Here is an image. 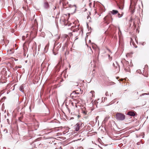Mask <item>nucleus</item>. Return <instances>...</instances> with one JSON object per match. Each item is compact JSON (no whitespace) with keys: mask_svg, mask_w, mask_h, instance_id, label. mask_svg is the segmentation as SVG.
Instances as JSON below:
<instances>
[{"mask_svg":"<svg viewBox=\"0 0 149 149\" xmlns=\"http://www.w3.org/2000/svg\"><path fill=\"white\" fill-rule=\"evenodd\" d=\"M79 30V27H77V30L76 31H77V30Z\"/></svg>","mask_w":149,"mask_h":149,"instance_id":"22","label":"nucleus"},{"mask_svg":"<svg viewBox=\"0 0 149 149\" xmlns=\"http://www.w3.org/2000/svg\"><path fill=\"white\" fill-rule=\"evenodd\" d=\"M34 21H36V19H35V20Z\"/></svg>","mask_w":149,"mask_h":149,"instance_id":"33","label":"nucleus"},{"mask_svg":"<svg viewBox=\"0 0 149 149\" xmlns=\"http://www.w3.org/2000/svg\"><path fill=\"white\" fill-rule=\"evenodd\" d=\"M70 97H71V98L72 99H74V97H76V96H75L74 95H71V94H70Z\"/></svg>","mask_w":149,"mask_h":149,"instance_id":"12","label":"nucleus"},{"mask_svg":"<svg viewBox=\"0 0 149 149\" xmlns=\"http://www.w3.org/2000/svg\"><path fill=\"white\" fill-rule=\"evenodd\" d=\"M73 7H74V10H76V5H74L73 6Z\"/></svg>","mask_w":149,"mask_h":149,"instance_id":"15","label":"nucleus"},{"mask_svg":"<svg viewBox=\"0 0 149 149\" xmlns=\"http://www.w3.org/2000/svg\"><path fill=\"white\" fill-rule=\"evenodd\" d=\"M118 16L119 18H120L122 17L123 16L122 15L120 14V13H118Z\"/></svg>","mask_w":149,"mask_h":149,"instance_id":"11","label":"nucleus"},{"mask_svg":"<svg viewBox=\"0 0 149 149\" xmlns=\"http://www.w3.org/2000/svg\"><path fill=\"white\" fill-rule=\"evenodd\" d=\"M71 104H72V105H73V102H72V103H71Z\"/></svg>","mask_w":149,"mask_h":149,"instance_id":"32","label":"nucleus"},{"mask_svg":"<svg viewBox=\"0 0 149 149\" xmlns=\"http://www.w3.org/2000/svg\"><path fill=\"white\" fill-rule=\"evenodd\" d=\"M119 9H120L121 10H123V6H119Z\"/></svg>","mask_w":149,"mask_h":149,"instance_id":"13","label":"nucleus"},{"mask_svg":"<svg viewBox=\"0 0 149 149\" xmlns=\"http://www.w3.org/2000/svg\"><path fill=\"white\" fill-rule=\"evenodd\" d=\"M35 142H33V143H32V145H35Z\"/></svg>","mask_w":149,"mask_h":149,"instance_id":"21","label":"nucleus"},{"mask_svg":"<svg viewBox=\"0 0 149 149\" xmlns=\"http://www.w3.org/2000/svg\"><path fill=\"white\" fill-rule=\"evenodd\" d=\"M105 95L106 96H107L109 95L108 93V92H107L106 93H105Z\"/></svg>","mask_w":149,"mask_h":149,"instance_id":"17","label":"nucleus"},{"mask_svg":"<svg viewBox=\"0 0 149 149\" xmlns=\"http://www.w3.org/2000/svg\"><path fill=\"white\" fill-rule=\"evenodd\" d=\"M24 88L22 85H21L19 87V90L20 91L23 92H24Z\"/></svg>","mask_w":149,"mask_h":149,"instance_id":"7","label":"nucleus"},{"mask_svg":"<svg viewBox=\"0 0 149 149\" xmlns=\"http://www.w3.org/2000/svg\"><path fill=\"white\" fill-rule=\"evenodd\" d=\"M148 93H143V94H142V95H148Z\"/></svg>","mask_w":149,"mask_h":149,"instance_id":"16","label":"nucleus"},{"mask_svg":"<svg viewBox=\"0 0 149 149\" xmlns=\"http://www.w3.org/2000/svg\"><path fill=\"white\" fill-rule=\"evenodd\" d=\"M78 116V118H79V117H80V116H79V115H78V116Z\"/></svg>","mask_w":149,"mask_h":149,"instance_id":"25","label":"nucleus"},{"mask_svg":"<svg viewBox=\"0 0 149 149\" xmlns=\"http://www.w3.org/2000/svg\"><path fill=\"white\" fill-rule=\"evenodd\" d=\"M38 136H40V135H38Z\"/></svg>","mask_w":149,"mask_h":149,"instance_id":"39","label":"nucleus"},{"mask_svg":"<svg viewBox=\"0 0 149 149\" xmlns=\"http://www.w3.org/2000/svg\"><path fill=\"white\" fill-rule=\"evenodd\" d=\"M108 50H109V51L110 52H111V51H110V50L109 49H108Z\"/></svg>","mask_w":149,"mask_h":149,"instance_id":"30","label":"nucleus"},{"mask_svg":"<svg viewBox=\"0 0 149 149\" xmlns=\"http://www.w3.org/2000/svg\"><path fill=\"white\" fill-rule=\"evenodd\" d=\"M35 84H36L37 83V82L36 81H35V82L34 83Z\"/></svg>","mask_w":149,"mask_h":149,"instance_id":"27","label":"nucleus"},{"mask_svg":"<svg viewBox=\"0 0 149 149\" xmlns=\"http://www.w3.org/2000/svg\"><path fill=\"white\" fill-rule=\"evenodd\" d=\"M99 116H97L96 117V118H98V117Z\"/></svg>","mask_w":149,"mask_h":149,"instance_id":"37","label":"nucleus"},{"mask_svg":"<svg viewBox=\"0 0 149 149\" xmlns=\"http://www.w3.org/2000/svg\"><path fill=\"white\" fill-rule=\"evenodd\" d=\"M118 13V11L116 10H113L112 11L109 12V14H112L113 15H115Z\"/></svg>","mask_w":149,"mask_h":149,"instance_id":"5","label":"nucleus"},{"mask_svg":"<svg viewBox=\"0 0 149 149\" xmlns=\"http://www.w3.org/2000/svg\"><path fill=\"white\" fill-rule=\"evenodd\" d=\"M56 7H55V8H54V9H56Z\"/></svg>","mask_w":149,"mask_h":149,"instance_id":"34","label":"nucleus"},{"mask_svg":"<svg viewBox=\"0 0 149 149\" xmlns=\"http://www.w3.org/2000/svg\"><path fill=\"white\" fill-rule=\"evenodd\" d=\"M79 94V93H77L75 91H74L72 93H71V95H75L76 94Z\"/></svg>","mask_w":149,"mask_h":149,"instance_id":"8","label":"nucleus"},{"mask_svg":"<svg viewBox=\"0 0 149 149\" xmlns=\"http://www.w3.org/2000/svg\"><path fill=\"white\" fill-rule=\"evenodd\" d=\"M116 68H118V69L119 70H120V67H119V65L117 64V66H116Z\"/></svg>","mask_w":149,"mask_h":149,"instance_id":"14","label":"nucleus"},{"mask_svg":"<svg viewBox=\"0 0 149 149\" xmlns=\"http://www.w3.org/2000/svg\"><path fill=\"white\" fill-rule=\"evenodd\" d=\"M107 16H106L104 17V19H105V20H106V19H107Z\"/></svg>","mask_w":149,"mask_h":149,"instance_id":"19","label":"nucleus"},{"mask_svg":"<svg viewBox=\"0 0 149 149\" xmlns=\"http://www.w3.org/2000/svg\"><path fill=\"white\" fill-rule=\"evenodd\" d=\"M135 112L132 111H128L127 113V115L130 116H135Z\"/></svg>","mask_w":149,"mask_h":149,"instance_id":"4","label":"nucleus"},{"mask_svg":"<svg viewBox=\"0 0 149 149\" xmlns=\"http://www.w3.org/2000/svg\"><path fill=\"white\" fill-rule=\"evenodd\" d=\"M14 50L13 49H9L8 50V53L11 54L14 53Z\"/></svg>","mask_w":149,"mask_h":149,"instance_id":"6","label":"nucleus"},{"mask_svg":"<svg viewBox=\"0 0 149 149\" xmlns=\"http://www.w3.org/2000/svg\"><path fill=\"white\" fill-rule=\"evenodd\" d=\"M35 147H36V145L35 146Z\"/></svg>","mask_w":149,"mask_h":149,"instance_id":"35","label":"nucleus"},{"mask_svg":"<svg viewBox=\"0 0 149 149\" xmlns=\"http://www.w3.org/2000/svg\"><path fill=\"white\" fill-rule=\"evenodd\" d=\"M83 123L81 122H79L76 124L74 126L75 130L76 131H78L82 127Z\"/></svg>","mask_w":149,"mask_h":149,"instance_id":"2","label":"nucleus"},{"mask_svg":"<svg viewBox=\"0 0 149 149\" xmlns=\"http://www.w3.org/2000/svg\"><path fill=\"white\" fill-rule=\"evenodd\" d=\"M6 132L7 133V132H7V130H6Z\"/></svg>","mask_w":149,"mask_h":149,"instance_id":"28","label":"nucleus"},{"mask_svg":"<svg viewBox=\"0 0 149 149\" xmlns=\"http://www.w3.org/2000/svg\"><path fill=\"white\" fill-rule=\"evenodd\" d=\"M108 56H109V57H110V55H108Z\"/></svg>","mask_w":149,"mask_h":149,"instance_id":"36","label":"nucleus"},{"mask_svg":"<svg viewBox=\"0 0 149 149\" xmlns=\"http://www.w3.org/2000/svg\"><path fill=\"white\" fill-rule=\"evenodd\" d=\"M92 48L93 49H94V48H95V47L93 46H92Z\"/></svg>","mask_w":149,"mask_h":149,"instance_id":"24","label":"nucleus"},{"mask_svg":"<svg viewBox=\"0 0 149 149\" xmlns=\"http://www.w3.org/2000/svg\"><path fill=\"white\" fill-rule=\"evenodd\" d=\"M53 53H54V55H56V54H55V53H54V52H53Z\"/></svg>","mask_w":149,"mask_h":149,"instance_id":"26","label":"nucleus"},{"mask_svg":"<svg viewBox=\"0 0 149 149\" xmlns=\"http://www.w3.org/2000/svg\"><path fill=\"white\" fill-rule=\"evenodd\" d=\"M17 59H16V60H15V61H17Z\"/></svg>","mask_w":149,"mask_h":149,"instance_id":"38","label":"nucleus"},{"mask_svg":"<svg viewBox=\"0 0 149 149\" xmlns=\"http://www.w3.org/2000/svg\"><path fill=\"white\" fill-rule=\"evenodd\" d=\"M94 92L93 91H91L90 93V94H92V96L93 97L94 96Z\"/></svg>","mask_w":149,"mask_h":149,"instance_id":"9","label":"nucleus"},{"mask_svg":"<svg viewBox=\"0 0 149 149\" xmlns=\"http://www.w3.org/2000/svg\"><path fill=\"white\" fill-rule=\"evenodd\" d=\"M40 138H38V140H39V139H40Z\"/></svg>","mask_w":149,"mask_h":149,"instance_id":"29","label":"nucleus"},{"mask_svg":"<svg viewBox=\"0 0 149 149\" xmlns=\"http://www.w3.org/2000/svg\"><path fill=\"white\" fill-rule=\"evenodd\" d=\"M115 118L118 120L123 121L125 119V116L123 113H118L116 115Z\"/></svg>","mask_w":149,"mask_h":149,"instance_id":"1","label":"nucleus"},{"mask_svg":"<svg viewBox=\"0 0 149 149\" xmlns=\"http://www.w3.org/2000/svg\"><path fill=\"white\" fill-rule=\"evenodd\" d=\"M3 149H6V148L5 147H3Z\"/></svg>","mask_w":149,"mask_h":149,"instance_id":"23","label":"nucleus"},{"mask_svg":"<svg viewBox=\"0 0 149 149\" xmlns=\"http://www.w3.org/2000/svg\"><path fill=\"white\" fill-rule=\"evenodd\" d=\"M132 39H131V41H132Z\"/></svg>","mask_w":149,"mask_h":149,"instance_id":"40","label":"nucleus"},{"mask_svg":"<svg viewBox=\"0 0 149 149\" xmlns=\"http://www.w3.org/2000/svg\"><path fill=\"white\" fill-rule=\"evenodd\" d=\"M114 65V63H113V65Z\"/></svg>","mask_w":149,"mask_h":149,"instance_id":"41","label":"nucleus"},{"mask_svg":"<svg viewBox=\"0 0 149 149\" xmlns=\"http://www.w3.org/2000/svg\"><path fill=\"white\" fill-rule=\"evenodd\" d=\"M21 67H18V68H20Z\"/></svg>","mask_w":149,"mask_h":149,"instance_id":"31","label":"nucleus"},{"mask_svg":"<svg viewBox=\"0 0 149 149\" xmlns=\"http://www.w3.org/2000/svg\"><path fill=\"white\" fill-rule=\"evenodd\" d=\"M7 121L8 123L9 124H10V121H9V120L8 119H7Z\"/></svg>","mask_w":149,"mask_h":149,"instance_id":"18","label":"nucleus"},{"mask_svg":"<svg viewBox=\"0 0 149 149\" xmlns=\"http://www.w3.org/2000/svg\"><path fill=\"white\" fill-rule=\"evenodd\" d=\"M43 6L44 8L46 9H48L49 8V5L46 0L44 1Z\"/></svg>","mask_w":149,"mask_h":149,"instance_id":"3","label":"nucleus"},{"mask_svg":"<svg viewBox=\"0 0 149 149\" xmlns=\"http://www.w3.org/2000/svg\"><path fill=\"white\" fill-rule=\"evenodd\" d=\"M83 113L84 114H86V112L85 111H83Z\"/></svg>","mask_w":149,"mask_h":149,"instance_id":"20","label":"nucleus"},{"mask_svg":"<svg viewBox=\"0 0 149 149\" xmlns=\"http://www.w3.org/2000/svg\"><path fill=\"white\" fill-rule=\"evenodd\" d=\"M38 147L39 148H42L43 147V145L42 144H41V143H40L39 145L38 146Z\"/></svg>","mask_w":149,"mask_h":149,"instance_id":"10","label":"nucleus"}]
</instances>
